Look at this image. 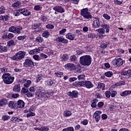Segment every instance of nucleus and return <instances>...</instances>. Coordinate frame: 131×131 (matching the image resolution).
<instances>
[{
  "instance_id": "obj_1",
  "label": "nucleus",
  "mask_w": 131,
  "mask_h": 131,
  "mask_svg": "<svg viewBox=\"0 0 131 131\" xmlns=\"http://www.w3.org/2000/svg\"><path fill=\"white\" fill-rule=\"evenodd\" d=\"M79 63L82 66H90L92 64V56L86 55L79 58Z\"/></svg>"
},
{
  "instance_id": "obj_2",
  "label": "nucleus",
  "mask_w": 131,
  "mask_h": 131,
  "mask_svg": "<svg viewBox=\"0 0 131 131\" xmlns=\"http://www.w3.org/2000/svg\"><path fill=\"white\" fill-rule=\"evenodd\" d=\"M2 79L6 84H11L14 82L15 77L9 73H6L3 75Z\"/></svg>"
},
{
  "instance_id": "obj_3",
  "label": "nucleus",
  "mask_w": 131,
  "mask_h": 131,
  "mask_svg": "<svg viewBox=\"0 0 131 131\" xmlns=\"http://www.w3.org/2000/svg\"><path fill=\"white\" fill-rule=\"evenodd\" d=\"M80 14L84 19L86 20H91L93 18V15L91 12H89V9L83 8L80 10Z\"/></svg>"
},
{
  "instance_id": "obj_4",
  "label": "nucleus",
  "mask_w": 131,
  "mask_h": 131,
  "mask_svg": "<svg viewBox=\"0 0 131 131\" xmlns=\"http://www.w3.org/2000/svg\"><path fill=\"white\" fill-rule=\"evenodd\" d=\"M26 55V52L25 51H19L15 55L11 57V59L15 61H19L24 59Z\"/></svg>"
},
{
  "instance_id": "obj_5",
  "label": "nucleus",
  "mask_w": 131,
  "mask_h": 131,
  "mask_svg": "<svg viewBox=\"0 0 131 131\" xmlns=\"http://www.w3.org/2000/svg\"><path fill=\"white\" fill-rule=\"evenodd\" d=\"M24 67H34L36 65V63L34 62L31 58H28L25 59V61L23 63Z\"/></svg>"
},
{
  "instance_id": "obj_6",
  "label": "nucleus",
  "mask_w": 131,
  "mask_h": 131,
  "mask_svg": "<svg viewBox=\"0 0 131 131\" xmlns=\"http://www.w3.org/2000/svg\"><path fill=\"white\" fill-rule=\"evenodd\" d=\"M123 62L124 61L123 60H122V59L120 58H115V59L112 61V64H113V65L116 67H120V66L123 65Z\"/></svg>"
},
{
  "instance_id": "obj_7",
  "label": "nucleus",
  "mask_w": 131,
  "mask_h": 131,
  "mask_svg": "<svg viewBox=\"0 0 131 131\" xmlns=\"http://www.w3.org/2000/svg\"><path fill=\"white\" fill-rule=\"evenodd\" d=\"M53 10H54V11H55V14H57V13H60L61 14L65 13V9L62 6H54L53 8Z\"/></svg>"
},
{
  "instance_id": "obj_8",
  "label": "nucleus",
  "mask_w": 131,
  "mask_h": 131,
  "mask_svg": "<svg viewBox=\"0 0 131 131\" xmlns=\"http://www.w3.org/2000/svg\"><path fill=\"white\" fill-rule=\"evenodd\" d=\"M95 20L93 21V28H99L101 26V21L99 17H95Z\"/></svg>"
},
{
  "instance_id": "obj_9",
  "label": "nucleus",
  "mask_w": 131,
  "mask_h": 131,
  "mask_svg": "<svg viewBox=\"0 0 131 131\" xmlns=\"http://www.w3.org/2000/svg\"><path fill=\"white\" fill-rule=\"evenodd\" d=\"M102 114V112L100 111H96L93 114V118H95L96 122H99L100 120V114Z\"/></svg>"
},
{
  "instance_id": "obj_10",
  "label": "nucleus",
  "mask_w": 131,
  "mask_h": 131,
  "mask_svg": "<svg viewBox=\"0 0 131 131\" xmlns=\"http://www.w3.org/2000/svg\"><path fill=\"white\" fill-rule=\"evenodd\" d=\"M68 95L72 99L74 98H77V97H78V92H77V91H73L72 92H68Z\"/></svg>"
},
{
  "instance_id": "obj_11",
  "label": "nucleus",
  "mask_w": 131,
  "mask_h": 131,
  "mask_svg": "<svg viewBox=\"0 0 131 131\" xmlns=\"http://www.w3.org/2000/svg\"><path fill=\"white\" fill-rule=\"evenodd\" d=\"M19 12H21L24 16H30L31 15V12L26 8L19 9Z\"/></svg>"
},
{
  "instance_id": "obj_12",
  "label": "nucleus",
  "mask_w": 131,
  "mask_h": 131,
  "mask_svg": "<svg viewBox=\"0 0 131 131\" xmlns=\"http://www.w3.org/2000/svg\"><path fill=\"white\" fill-rule=\"evenodd\" d=\"M84 86L86 89H92V88H94V84L90 81L86 80L84 81Z\"/></svg>"
},
{
  "instance_id": "obj_13",
  "label": "nucleus",
  "mask_w": 131,
  "mask_h": 131,
  "mask_svg": "<svg viewBox=\"0 0 131 131\" xmlns=\"http://www.w3.org/2000/svg\"><path fill=\"white\" fill-rule=\"evenodd\" d=\"M65 67L68 70L71 71L74 70V69H75V65H74V63H67L65 65Z\"/></svg>"
},
{
  "instance_id": "obj_14",
  "label": "nucleus",
  "mask_w": 131,
  "mask_h": 131,
  "mask_svg": "<svg viewBox=\"0 0 131 131\" xmlns=\"http://www.w3.org/2000/svg\"><path fill=\"white\" fill-rule=\"evenodd\" d=\"M56 41L62 42V43H68V40L64 38L62 36L57 38Z\"/></svg>"
},
{
  "instance_id": "obj_15",
  "label": "nucleus",
  "mask_w": 131,
  "mask_h": 131,
  "mask_svg": "<svg viewBox=\"0 0 131 131\" xmlns=\"http://www.w3.org/2000/svg\"><path fill=\"white\" fill-rule=\"evenodd\" d=\"M16 104L17 108H23L25 106V103L22 100H19Z\"/></svg>"
},
{
  "instance_id": "obj_16",
  "label": "nucleus",
  "mask_w": 131,
  "mask_h": 131,
  "mask_svg": "<svg viewBox=\"0 0 131 131\" xmlns=\"http://www.w3.org/2000/svg\"><path fill=\"white\" fill-rule=\"evenodd\" d=\"M66 38L70 40H74L75 39V35L72 34V33H69L66 35Z\"/></svg>"
},
{
  "instance_id": "obj_17",
  "label": "nucleus",
  "mask_w": 131,
  "mask_h": 131,
  "mask_svg": "<svg viewBox=\"0 0 131 131\" xmlns=\"http://www.w3.org/2000/svg\"><path fill=\"white\" fill-rule=\"evenodd\" d=\"M8 106L11 109H16V107H17V102L15 101H10Z\"/></svg>"
},
{
  "instance_id": "obj_18",
  "label": "nucleus",
  "mask_w": 131,
  "mask_h": 131,
  "mask_svg": "<svg viewBox=\"0 0 131 131\" xmlns=\"http://www.w3.org/2000/svg\"><path fill=\"white\" fill-rule=\"evenodd\" d=\"M74 85L76 87L81 88V86H84V81H78L74 83Z\"/></svg>"
},
{
  "instance_id": "obj_19",
  "label": "nucleus",
  "mask_w": 131,
  "mask_h": 131,
  "mask_svg": "<svg viewBox=\"0 0 131 131\" xmlns=\"http://www.w3.org/2000/svg\"><path fill=\"white\" fill-rule=\"evenodd\" d=\"M130 94H131V91H129V90L125 91L120 93V96H121V97H126V96H129V95Z\"/></svg>"
},
{
  "instance_id": "obj_20",
  "label": "nucleus",
  "mask_w": 131,
  "mask_h": 131,
  "mask_svg": "<svg viewBox=\"0 0 131 131\" xmlns=\"http://www.w3.org/2000/svg\"><path fill=\"white\" fill-rule=\"evenodd\" d=\"M74 70H75V73H80L81 72V67L80 66V64H78L75 66Z\"/></svg>"
},
{
  "instance_id": "obj_21",
  "label": "nucleus",
  "mask_w": 131,
  "mask_h": 131,
  "mask_svg": "<svg viewBox=\"0 0 131 131\" xmlns=\"http://www.w3.org/2000/svg\"><path fill=\"white\" fill-rule=\"evenodd\" d=\"M11 121L13 123H15V122H19L20 121H23V119H19L17 117H12L11 119Z\"/></svg>"
},
{
  "instance_id": "obj_22",
  "label": "nucleus",
  "mask_w": 131,
  "mask_h": 131,
  "mask_svg": "<svg viewBox=\"0 0 131 131\" xmlns=\"http://www.w3.org/2000/svg\"><path fill=\"white\" fill-rule=\"evenodd\" d=\"M69 59V56H68V54H63L61 57H60V61H62V62H65V61H67Z\"/></svg>"
},
{
  "instance_id": "obj_23",
  "label": "nucleus",
  "mask_w": 131,
  "mask_h": 131,
  "mask_svg": "<svg viewBox=\"0 0 131 131\" xmlns=\"http://www.w3.org/2000/svg\"><path fill=\"white\" fill-rule=\"evenodd\" d=\"M23 29L22 27H16L14 29V33H16V34H20L21 33V30Z\"/></svg>"
},
{
  "instance_id": "obj_24",
  "label": "nucleus",
  "mask_w": 131,
  "mask_h": 131,
  "mask_svg": "<svg viewBox=\"0 0 131 131\" xmlns=\"http://www.w3.org/2000/svg\"><path fill=\"white\" fill-rule=\"evenodd\" d=\"M8 103V100L7 99H2L0 100V107H3V106H5Z\"/></svg>"
},
{
  "instance_id": "obj_25",
  "label": "nucleus",
  "mask_w": 131,
  "mask_h": 131,
  "mask_svg": "<svg viewBox=\"0 0 131 131\" xmlns=\"http://www.w3.org/2000/svg\"><path fill=\"white\" fill-rule=\"evenodd\" d=\"M8 52V48L6 46L3 47L0 45V53H7Z\"/></svg>"
},
{
  "instance_id": "obj_26",
  "label": "nucleus",
  "mask_w": 131,
  "mask_h": 131,
  "mask_svg": "<svg viewBox=\"0 0 131 131\" xmlns=\"http://www.w3.org/2000/svg\"><path fill=\"white\" fill-rule=\"evenodd\" d=\"M63 115L65 117H69L72 115V113L71 111L66 110L63 112Z\"/></svg>"
},
{
  "instance_id": "obj_27",
  "label": "nucleus",
  "mask_w": 131,
  "mask_h": 131,
  "mask_svg": "<svg viewBox=\"0 0 131 131\" xmlns=\"http://www.w3.org/2000/svg\"><path fill=\"white\" fill-rule=\"evenodd\" d=\"M98 101L99 100H98L97 99H93L91 104V107H92V108H96V107H97V103H98Z\"/></svg>"
},
{
  "instance_id": "obj_28",
  "label": "nucleus",
  "mask_w": 131,
  "mask_h": 131,
  "mask_svg": "<svg viewBox=\"0 0 131 131\" xmlns=\"http://www.w3.org/2000/svg\"><path fill=\"white\" fill-rule=\"evenodd\" d=\"M121 75H122V77L123 78H129L128 77V75H127V72L126 71H123L121 72Z\"/></svg>"
},
{
  "instance_id": "obj_29",
  "label": "nucleus",
  "mask_w": 131,
  "mask_h": 131,
  "mask_svg": "<svg viewBox=\"0 0 131 131\" xmlns=\"http://www.w3.org/2000/svg\"><path fill=\"white\" fill-rule=\"evenodd\" d=\"M37 92L36 93V96L39 97V95H40L42 92V87H37Z\"/></svg>"
},
{
  "instance_id": "obj_30",
  "label": "nucleus",
  "mask_w": 131,
  "mask_h": 131,
  "mask_svg": "<svg viewBox=\"0 0 131 131\" xmlns=\"http://www.w3.org/2000/svg\"><path fill=\"white\" fill-rule=\"evenodd\" d=\"M42 36H43V37H45V38H48V37L50 36V32L47 30L45 31L42 33Z\"/></svg>"
},
{
  "instance_id": "obj_31",
  "label": "nucleus",
  "mask_w": 131,
  "mask_h": 131,
  "mask_svg": "<svg viewBox=\"0 0 131 131\" xmlns=\"http://www.w3.org/2000/svg\"><path fill=\"white\" fill-rule=\"evenodd\" d=\"M41 24L39 23H36L32 25V29L34 30L36 29V28H38V27H40Z\"/></svg>"
},
{
  "instance_id": "obj_32",
  "label": "nucleus",
  "mask_w": 131,
  "mask_h": 131,
  "mask_svg": "<svg viewBox=\"0 0 131 131\" xmlns=\"http://www.w3.org/2000/svg\"><path fill=\"white\" fill-rule=\"evenodd\" d=\"M40 96L41 98H47L48 97H49V95H51L50 93H47V92H42L40 94Z\"/></svg>"
},
{
  "instance_id": "obj_33",
  "label": "nucleus",
  "mask_w": 131,
  "mask_h": 131,
  "mask_svg": "<svg viewBox=\"0 0 131 131\" xmlns=\"http://www.w3.org/2000/svg\"><path fill=\"white\" fill-rule=\"evenodd\" d=\"M101 27L104 29H106V32H109L110 27L107 24H102Z\"/></svg>"
},
{
  "instance_id": "obj_34",
  "label": "nucleus",
  "mask_w": 131,
  "mask_h": 131,
  "mask_svg": "<svg viewBox=\"0 0 131 131\" xmlns=\"http://www.w3.org/2000/svg\"><path fill=\"white\" fill-rule=\"evenodd\" d=\"M14 92H20L21 89H20V85H15L13 89Z\"/></svg>"
},
{
  "instance_id": "obj_35",
  "label": "nucleus",
  "mask_w": 131,
  "mask_h": 131,
  "mask_svg": "<svg viewBox=\"0 0 131 131\" xmlns=\"http://www.w3.org/2000/svg\"><path fill=\"white\" fill-rule=\"evenodd\" d=\"M104 75H105L106 77H112L113 76V73L111 71H108L105 73Z\"/></svg>"
},
{
  "instance_id": "obj_36",
  "label": "nucleus",
  "mask_w": 131,
  "mask_h": 131,
  "mask_svg": "<svg viewBox=\"0 0 131 131\" xmlns=\"http://www.w3.org/2000/svg\"><path fill=\"white\" fill-rule=\"evenodd\" d=\"M98 89H101L102 91L105 90V84L103 83H99L98 85Z\"/></svg>"
},
{
  "instance_id": "obj_37",
  "label": "nucleus",
  "mask_w": 131,
  "mask_h": 131,
  "mask_svg": "<svg viewBox=\"0 0 131 131\" xmlns=\"http://www.w3.org/2000/svg\"><path fill=\"white\" fill-rule=\"evenodd\" d=\"M77 60V57L75 55H72L70 57V61L71 62H75Z\"/></svg>"
},
{
  "instance_id": "obj_38",
  "label": "nucleus",
  "mask_w": 131,
  "mask_h": 131,
  "mask_svg": "<svg viewBox=\"0 0 131 131\" xmlns=\"http://www.w3.org/2000/svg\"><path fill=\"white\" fill-rule=\"evenodd\" d=\"M7 46L11 47L12 46H15V41L13 40H10L7 42Z\"/></svg>"
},
{
  "instance_id": "obj_39",
  "label": "nucleus",
  "mask_w": 131,
  "mask_h": 131,
  "mask_svg": "<svg viewBox=\"0 0 131 131\" xmlns=\"http://www.w3.org/2000/svg\"><path fill=\"white\" fill-rule=\"evenodd\" d=\"M31 83V81L27 80V82L24 84V86L26 89H28L30 86V84Z\"/></svg>"
},
{
  "instance_id": "obj_40",
  "label": "nucleus",
  "mask_w": 131,
  "mask_h": 131,
  "mask_svg": "<svg viewBox=\"0 0 131 131\" xmlns=\"http://www.w3.org/2000/svg\"><path fill=\"white\" fill-rule=\"evenodd\" d=\"M20 9H19L18 10L15 11L13 13L14 16H20V15H21L22 12L19 11Z\"/></svg>"
},
{
  "instance_id": "obj_41",
  "label": "nucleus",
  "mask_w": 131,
  "mask_h": 131,
  "mask_svg": "<svg viewBox=\"0 0 131 131\" xmlns=\"http://www.w3.org/2000/svg\"><path fill=\"white\" fill-rule=\"evenodd\" d=\"M5 13H6V7L1 6L0 7V14H5Z\"/></svg>"
},
{
  "instance_id": "obj_42",
  "label": "nucleus",
  "mask_w": 131,
  "mask_h": 131,
  "mask_svg": "<svg viewBox=\"0 0 131 131\" xmlns=\"http://www.w3.org/2000/svg\"><path fill=\"white\" fill-rule=\"evenodd\" d=\"M36 41H37V42L41 43L43 41V38H42L41 37L38 36L36 38Z\"/></svg>"
},
{
  "instance_id": "obj_43",
  "label": "nucleus",
  "mask_w": 131,
  "mask_h": 131,
  "mask_svg": "<svg viewBox=\"0 0 131 131\" xmlns=\"http://www.w3.org/2000/svg\"><path fill=\"white\" fill-rule=\"evenodd\" d=\"M85 77V75L84 74H80L78 76L77 78L78 80H82L83 79H84Z\"/></svg>"
},
{
  "instance_id": "obj_44",
  "label": "nucleus",
  "mask_w": 131,
  "mask_h": 131,
  "mask_svg": "<svg viewBox=\"0 0 131 131\" xmlns=\"http://www.w3.org/2000/svg\"><path fill=\"white\" fill-rule=\"evenodd\" d=\"M96 31H98L99 33H101V34H104L105 31L103 28H100L96 30Z\"/></svg>"
},
{
  "instance_id": "obj_45",
  "label": "nucleus",
  "mask_w": 131,
  "mask_h": 131,
  "mask_svg": "<svg viewBox=\"0 0 131 131\" xmlns=\"http://www.w3.org/2000/svg\"><path fill=\"white\" fill-rule=\"evenodd\" d=\"M10 118H11V117L7 115H4V116H3L2 117V120H3L4 121L9 120Z\"/></svg>"
},
{
  "instance_id": "obj_46",
  "label": "nucleus",
  "mask_w": 131,
  "mask_h": 131,
  "mask_svg": "<svg viewBox=\"0 0 131 131\" xmlns=\"http://www.w3.org/2000/svg\"><path fill=\"white\" fill-rule=\"evenodd\" d=\"M33 58L35 61H40V58L38 55H34L33 56Z\"/></svg>"
},
{
  "instance_id": "obj_47",
  "label": "nucleus",
  "mask_w": 131,
  "mask_h": 131,
  "mask_svg": "<svg viewBox=\"0 0 131 131\" xmlns=\"http://www.w3.org/2000/svg\"><path fill=\"white\" fill-rule=\"evenodd\" d=\"M89 38H91V39H93V38H96V34L95 33H90L88 35Z\"/></svg>"
},
{
  "instance_id": "obj_48",
  "label": "nucleus",
  "mask_w": 131,
  "mask_h": 131,
  "mask_svg": "<svg viewBox=\"0 0 131 131\" xmlns=\"http://www.w3.org/2000/svg\"><path fill=\"white\" fill-rule=\"evenodd\" d=\"M28 88H26L24 87V88H23L21 91V94H27L28 93Z\"/></svg>"
},
{
  "instance_id": "obj_49",
  "label": "nucleus",
  "mask_w": 131,
  "mask_h": 131,
  "mask_svg": "<svg viewBox=\"0 0 131 131\" xmlns=\"http://www.w3.org/2000/svg\"><path fill=\"white\" fill-rule=\"evenodd\" d=\"M108 47V45L104 42H101L100 44V48L101 49H106Z\"/></svg>"
},
{
  "instance_id": "obj_50",
  "label": "nucleus",
  "mask_w": 131,
  "mask_h": 131,
  "mask_svg": "<svg viewBox=\"0 0 131 131\" xmlns=\"http://www.w3.org/2000/svg\"><path fill=\"white\" fill-rule=\"evenodd\" d=\"M15 26H11L9 28L8 31L9 32H12L13 33H15Z\"/></svg>"
},
{
  "instance_id": "obj_51",
  "label": "nucleus",
  "mask_w": 131,
  "mask_h": 131,
  "mask_svg": "<svg viewBox=\"0 0 131 131\" xmlns=\"http://www.w3.org/2000/svg\"><path fill=\"white\" fill-rule=\"evenodd\" d=\"M46 83L47 85H53V83H54V82L51 79H49L46 81Z\"/></svg>"
},
{
  "instance_id": "obj_52",
  "label": "nucleus",
  "mask_w": 131,
  "mask_h": 131,
  "mask_svg": "<svg viewBox=\"0 0 131 131\" xmlns=\"http://www.w3.org/2000/svg\"><path fill=\"white\" fill-rule=\"evenodd\" d=\"M20 5H21V3H20V2H19V1H17V2H15V3H14L12 5V6H13V8H16L17 7H19V6Z\"/></svg>"
},
{
  "instance_id": "obj_53",
  "label": "nucleus",
  "mask_w": 131,
  "mask_h": 131,
  "mask_svg": "<svg viewBox=\"0 0 131 131\" xmlns=\"http://www.w3.org/2000/svg\"><path fill=\"white\" fill-rule=\"evenodd\" d=\"M27 36L26 35L24 36H19L17 37L18 40H23V39H25Z\"/></svg>"
},
{
  "instance_id": "obj_54",
  "label": "nucleus",
  "mask_w": 131,
  "mask_h": 131,
  "mask_svg": "<svg viewBox=\"0 0 131 131\" xmlns=\"http://www.w3.org/2000/svg\"><path fill=\"white\" fill-rule=\"evenodd\" d=\"M42 79V77L41 76V75H39L37 76L36 82H39V81H40V80H41Z\"/></svg>"
},
{
  "instance_id": "obj_55",
  "label": "nucleus",
  "mask_w": 131,
  "mask_h": 131,
  "mask_svg": "<svg viewBox=\"0 0 131 131\" xmlns=\"http://www.w3.org/2000/svg\"><path fill=\"white\" fill-rule=\"evenodd\" d=\"M105 95L106 98H109L110 97H111V92H110V91H106L105 92Z\"/></svg>"
},
{
  "instance_id": "obj_56",
  "label": "nucleus",
  "mask_w": 131,
  "mask_h": 131,
  "mask_svg": "<svg viewBox=\"0 0 131 131\" xmlns=\"http://www.w3.org/2000/svg\"><path fill=\"white\" fill-rule=\"evenodd\" d=\"M103 17L106 20H110L111 17L110 16L108 15V14L104 13L103 15Z\"/></svg>"
},
{
  "instance_id": "obj_57",
  "label": "nucleus",
  "mask_w": 131,
  "mask_h": 131,
  "mask_svg": "<svg viewBox=\"0 0 131 131\" xmlns=\"http://www.w3.org/2000/svg\"><path fill=\"white\" fill-rule=\"evenodd\" d=\"M116 95H117V92H116V91H112L111 92V96L112 98H115V96H116Z\"/></svg>"
},
{
  "instance_id": "obj_58",
  "label": "nucleus",
  "mask_w": 131,
  "mask_h": 131,
  "mask_svg": "<svg viewBox=\"0 0 131 131\" xmlns=\"http://www.w3.org/2000/svg\"><path fill=\"white\" fill-rule=\"evenodd\" d=\"M114 3L116 5H121L123 3V1L122 0H114Z\"/></svg>"
},
{
  "instance_id": "obj_59",
  "label": "nucleus",
  "mask_w": 131,
  "mask_h": 131,
  "mask_svg": "<svg viewBox=\"0 0 131 131\" xmlns=\"http://www.w3.org/2000/svg\"><path fill=\"white\" fill-rule=\"evenodd\" d=\"M55 26L53 25H50L48 24L46 25V28H48V29H54Z\"/></svg>"
},
{
  "instance_id": "obj_60",
  "label": "nucleus",
  "mask_w": 131,
  "mask_h": 131,
  "mask_svg": "<svg viewBox=\"0 0 131 131\" xmlns=\"http://www.w3.org/2000/svg\"><path fill=\"white\" fill-rule=\"evenodd\" d=\"M66 31H67V30L66 29H63L62 30L59 31V34H60V35H64Z\"/></svg>"
},
{
  "instance_id": "obj_61",
  "label": "nucleus",
  "mask_w": 131,
  "mask_h": 131,
  "mask_svg": "<svg viewBox=\"0 0 131 131\" xmlns=\"http://www.w3.org/2000/svg\"><path fill=\"white\" fill-rule=\"evenodd\" d=\"M31 116H35V113L30 112V113L27 114V117H30Z\"/></svg>"
},
{
  "instance_id": "obj_62",
  "label": "nucleus",
  "mask_w": 131,
  "mask_h": 131,
  "mask_svg": "<svg viewBox=\"0 0 131 131\" xmlns=\"http://www.w3.org/2000/svg\"><path fill=\"white\" fill-rule=\"evenodd\" d=\"M14 37V34L10 33L8 35H7V38L8 39H12Z\"/></svg>"
},
{
  "instance_id": "obj_63",
  "label": "nucleus",
  "mask_w": 131,
  "mask_h": 131,
  "mask_svg": "<svg viewBox=\"0 0 131 131\" xmlns=\"http://www.w3.org/2000/svg\"><path fill=\"white\" fill-rule=\"evenodd\" d=\"M77 80V78L76 77H72V78H70L69 80L70 82H73V81H75V80Z\"/></svg>"
},
{
  "instance_id": "obj_64",
  "label": "nucleus",
  "mask_w": 131,
  "mask_h": 131,
  "mask_svg": "<svg viewBox=\"0 0 131 131\" xmlns=\"http://www.w3.org/2000/svg\"><path fill=\"white\" fill-rule=\"evenodd\" d=\"M41 128L42 131H48L50 129L47 126H42Z\"/></svg>"
}]
</instances>
